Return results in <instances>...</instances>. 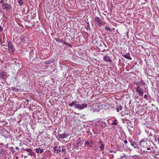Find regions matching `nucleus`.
Listing matches in <instances>:
<instances>
[{
	"label": "nucleus",
	"instance_id": "603ef678",
	"mask_svg": "<svg viewBox=\"0 0 159 159\" xmlns=\"http://www.w3.org/2000/svg\"><path fill=\"white\" fill-rule=\"evenodd\" d=\"M154 140H155V141H157L158 140V139H155Z\"/></svg>",
	"mask_w": 159,
	"mask_h": 159
},
{
	"label": "nucleus",
	"instance_id": "f3484780",
	"mask_svg": "<svg viewBox=\"0 0 159 159\" xmlns=\"http://www.w3.org/2000/svg\"><path fill=\"white\" fill-rule=\"evenodd\" d=\"M36 152L37 153H39V152H40V153H42L43 151V149H41L39 148H36Z\"/></svg>",
	"mask_w": 159,
	"mask_h": 159
},
{
	"label": "nucleus",
	"instance_id": "bb28decb",
	"mask_svg": "<svg viewBox=\"0 0 159 159\" xmlns=\"http://www.w3.org/2000/svg\"><path fill=\"white\" fill-rule=\"evenodd\" d=\"M29 152L31 156H34V152L31 149L30 150V151Z\"/></svg>",
	"mask_w": 159,
	"mask_h": 159
},
{
	"label": "nucleus",
	"instance_id": "5fc2aeb1",
	"mask_svg": "<svg viewBox=\"0 0 159 159\" xmlns=\"http://www.w3.org/2000/svg\"><path fill=\"white\" fill-rule=\"evenodd\" d=\"M26 101H27V102L29 101V99H26Z\"/></svg>",
	"mask_w": 159,
	"mask_h": 159
},
{
	"label": "nucleus",
	"instance_id": "69168bd1",
	"mask_svg": "<svg viewBox=\"0 0 159 159\" xmlns=\"http://www.w3.org/2000/svg\"><path fill=\"white\" fill-rule=\"evenodd\" d=\"M157 102H158V103H159V100L158 101H157Z\"/></svg>",
	"mask_w": 159,
	"mask_h": 159
},
{
	"label": "nucleus",
	"instance_id": "de8ad7c7",
	"mask_svg": "<svg viewBox=\"0 0 159 159\" xmlns=\"http://www.w3.org/2000/svg\"><path fill=\"white\" fill-rule=\"evenodd\" d=\"M2 12V9L0 8V12Z\"/></svg>",
	"mask_w": 159,
	"mask_h": 159
},
{
	"label": "nucleus",
	"instance_id": "680f3d73",
	"mask_svg": "<svg viewBox=\"0 0 159 159\" xmlns=\"http://www.w3.org/2000/svg\"><path fill=\"white\" fill-rule=\"evenodd\" d=\"M65 159H69V158H65Z\"/></svg>",
	"mask_w": 159,
	"mask_h": 159
},
{
	"label": "nucleus",
	"instance_id": "cd10ccee",
	"mask_svg": "<svg viewBox=\"0 0 159 159\" xmlns=\"http://www.w3.org/2000/svg\"><path fill=\"white\" fill-rule=\"evenodd\" d=\"M18 2L20 5H21L23 4V2L22 0H18Z\"/></svg>",
	"mask_w": 159,
	"mask_h": 159
},
{
	"label": "nucleus",
	"instance_id": "4d7b16f0",
	"mask_svg": "<svg viewBox=\"0 0 159 159\" xmlns=\"http://www.w3.org/2000/svg\"><path fill=\"white\" fill-rule=\"evenodd\" d=\"M32 52H33V51H32L30 53V54H31V53H32Z\"/></svg>",
	"mask_w": 159,
	"mask_h": 159
},
{
	"label": "nucleus",
	"instance_id": "c85d7f7f",
	"mask_svg": "<svg viewBox=\"0 0 159 159\" xmlns=\"http://www.w3.org/2000/svg\"><path fill=\"white\" fill-rule=\"evenodd\" d=\"M117 121V120L116 119L115 120H114V122H113L111 123L112 125H116L117 124V122H116V121Z\"/></svg>",
	"mask_w": 159,
	"mask_h": 159
},
{
	"label": "nucleus",
	"instance_id": "58836bf2",
	"mask_svg": "<svg viewBox=\"0 0 159 159\" xmlns=\"http://www.w3.org/2000/svg\"><path fill=\"white\" fill-rule=\"evenodd\" d=\"M124 143H125V144H126V143H127L128 142H127V140H125L124 141Z\"/></svg>",
	"mask_w": 159,
	"mask_h": 159
},
{
	"label": "nucleus",
	"instance_id": "ddd939ff",
	"mask_svg": "<svg viewBox=\"0 0 159 159\" xmlns=\"http://www.w3.org/2000/svg\"><path fill=\"white\" fill-rule=\"evenodd\" d=\"M13 64H15L19 69H20V68L21 67V65L20 63L16 62V61H15Z\"/></svg>",
	"mask_w": 159,
	"mask_h": 159
},
{
	"label": "nucleus",
	"instance_id": "5701e85b",
	"mask_svg": "<svg viewBox=\"0 0 159 159\" xmlns=\"http://www.w3.org/2000/svg\"><path fill=\"white\" fill-rule=\"evenodd\" d=\"M77 103V102L75 101H73L71 103L69 104V106L71 107L74 105V103Z\"/></svg>",
	"mask_w": 159,
	"mask_h": 159
},
{
	"label": "nucleus",
	"instance_id": "393cba45",
	"mask_svg": "<svg viewBox=\"0 0 159 159\" xmlns=\"http://www.w3.org/2000/svg\"><path fill=\"white\" fill-rule=\"evenodd\" d=\"M87 25L86 27V28L87 30H90V25L89 23H87Z\"/></svg>",
	"mask_w": 159,
	"mask_h": 159
},
{
	"label": "nucleus",
	"instance_id": "4c0bfd02",
	"mask_svg": "<svg viewBox=\"0 0 159 159\" xmlns=\"http://www.w3.org/2000/svg\"><path fill=\"white\" fill-rule=\"evenodd\" d=\"M99 143L101 145V144H103V142L101 140H100L99 141Z\"/></svg>",
	"mask_w": 159,
	"mask_h": 159
},
{
	"label": "nucleus",
	"instance_id": "6ab92c4d",
	"mask_svg": "<svg viewBox=\"0 0 159 159\" xmlns=\"http://www.w3.org/2000/svg\"><path fill=\"white\" fill-rule=\"evenodd\" d=\"M104 43H101L99 45L100 47H101L100 49H103L102 51V52H104V51H105L106 50L105 48H102V47L103 46V45H104Z\"/></svg>",
	"mask_w": 159,
	"mask_h": 159
},
{
	"label": "nucleus",
	"instance_id": "0eeeda50",
	"mask_svg": "<svg viewBox=\"0 0 159 159\" xmlns=\"http://www.w3.org/2000/svg\"><path fill=\"white\" fill-rule=\"evenodd\" d=\"M87 104L86 103H82L80 104H78V108L82 110L87 107Z\"/></svg>",
	"mask_w": 159,
	"mask_h": 159
},
{
	"label": "nucleus",
	"instance_id": "ea45409f",
	"mask_svg": "<svg viewBox=\"0 0 159 159\" xmlns=\"http://www.w3.org/2000/svg\"><path fill=\"white\" fill-rule=\"evenodd\" d=\"M85 159H92L90 157H86Z\"/></svg>",
	"mask_w": 159,
	"mask_h": 159
},
{
	"label": "nucleus",
	"instance_id": "f704fd0d",
	"mask_svg": "<svg viewBox=\"0 0 159 159\" xmlns=\"http://www.w3.org/2000/svg\"><path fill=\"white\" fill-rule=\"evenodd\" d=\"M62 43L63 44H64L66 45H68V43H67L66 42H65L63 40V42H62Z\"/></svg>",
	"mask_w": 159,
	"mask_h": 159
},
{
	"label": "nucleus",
	"instance_id": "72a5a7b5",
	"mask_svg": "<svg viewBox=\"0 0 159 159\" xmlns=\"http://www.w3.org/2000/svg\"><path fill=\"white\" fill-rule=\"evenodd\" d=\"M58 148L59 149L57 148V153H59L61 152V150L60 149V147H59Z\"/></svg>",
	"mask_w": 159,
	"mask_h": 159
},
{
	"label": "nucleus",
	"instance_id": "9b49d317",
	"mask_svg": "<svg viewBox=\"0 0 159 159\" xmlns=\"http://www.w3.org/2000/svg\"><path fill=\"white\" fill-rule=\"evenodd\" d=\"M123 56L126 59L129 60H131V57H130V55L129 53H127L125 55H123Z\"/></svg>",
	"mask_w": 159,
	"mask_h": 159
},
{
	"label": "nucleus",
	"instance_id": "423d86ee",
	"mask_svg": "<svg viewBox=\"0 0 159 159\" xmlns=\"http://www.w3.org/2000/svg\"><path fill=\"white\" fill-rule=\"evenodd\" d=\"M103 60L105 61L109 62L110 63H111L112 62V60L107 55L103 57Z\"/></svg>",
	"mask_w": 159,
	"mask_h": 159
},
{
	"label": "nucleus",
	"instance_id": "c756f323",
	"mask_svg": "<svg viewBox=\"0 0 159 159\" xmlns=\"http://www.w3.org/2000/svg\"><path fill=\"white\" fill-rule=\"evenodd\" d=\"M144 98L146 100H148V97L147 95L145 94L144 96Z\"/></svg>",
	"mask_w": 159,
	"mask_h": 159
},
{
	"label": "nucleus",
	"instance_id": "4be33fe9",
	"mask_svg": "<svg viewBox=\"0 0 159 159\" xmlns=\"http://www.w3.org/2000/svg\"><path fill=\"white\" fill-rule=\"evenodd\" d=\"M100 149L101 150H102L104 149V145L103 144H101V146L99 147Z\"/></svg>",
	"mask_w": 159,
	"mask_h": 159
},
{
	"label": "nucleus",
	"instance_id": "7ed1b4c3",
	"mask_svg": "<svg viewBox=\"0 0 159 159\" xmlns=\"http://www.w3.org/2000/svg\"><path fill=\"white\" fill-rule=\"evenodd\" d=\"M136 84L137 85L136 89V91L138 93L139 96H142L143 95V89L140 87L138 85V84L137 83H136Z\"/></svg>",
	"mask_w": 159,
	"mask_h": 159
},
{
	"label": "nucleus",
	"instance_id": "3c124183",
	"mask_svg": "<svg viewBox=\"0 0 159 159\" xmlns=\"http://www.w3.org/2000/svg\"><path fill=\"white\" fill-rule=\"evenodd\" d=\"M69 46H70V47H72V45H70V44H69Z\"/></svg>",
	"mask_w": 159,
	"mask_h": 159
},
{
	"label": "nucleus",
	"instance_id": "49530a36",
	"mask_svg": "<svg viewBox=\"0 0 159 159\" xmlns=\"http://www.w3.org/2000/svg\"><path fill=\"white\" fill-rule=\"evenodd\" d=\"M15 152V151L14 150H12V154H14Z\"/></svg>",
	"mask_w": 159,
	"mask_h": 159
},
{
	"label": "nucleus",
	"instance_id": "a19ab883",
	"mask_svg": "<svg viewBox=\"0 0 159 159\" xmlns=\"http://www.w3.org/2000/svg\"><path fill=\"white\" fill-rule=\"evenodd\" d=\"M3 2H4V1H3V0H1V1H0V3H1L3 4V3H4Z\"/></svg>",
	"mask_w": 159,
	"mask_h": 159
},
{
	"label": "nucleus",
	"instance_id": "a211bd4d",
	"mask_svg": "<svg viewBox=\"0 0 159 159\" xmlns=\"http://www.w3.org/2000/svg\"><path fill=\"white\" fill-rule=\"evenodd\" d=\"M105 30H106L107 31H109L110 32H112V30L110 28L108 27V26H106L105 28Z\"/></svg>",
	"mask_w": 159,
	"mask_h": 159
},
{
	"label": "nucleus",
	"instance_id": "dca6fc26",
	"mask_svg": "<svg viewBox=\"0 0 159 159\" xmlns=\"http://www.w3.org/2000/svg\"><path fill=\"white\" fill-rule=\"evenodd\" d=\"M54 60L46 61L45 62L44 64L45 65L53 63L54 62Z\"/></svg>",
	"mask_w": 159,
	"mask_h": 159
},
{
	"label": "nucleus",
	"instance_id": "c9c22d12",
	"mask_svg": "<svg viewBox=\"0 0 159 159\" xmlns=\"http://www.w3.org/2000/svg\"><path fill=\"white\" fill-rule=\"evenodd\" d=\"M3 29L1 25H0V31L2 32L3 31Z\"/></svg>",
	"mask_w": 159,
	"mask_h": 159
},
{
	"label": "nucleus",
	"instance_id": "37998d69",
	"mask_svg": "<svg viewBox=\"0 0 159 159\" xmlns=\"http://www.w3.org/2000/svg\"><path fill=\"white\" fill-rule=\"evenodd\" d=\"M66 150V149H62V150H61V151H62V152H63L65 151Z\"/></svg>",
	"mask_w": 159,
	"mask_h": 159
},
{
	"label": "nucleus",
	"instance_id": "bf43d9fd",
	"mask_svg": "<svg viewBox=\"0 0 159 159\" xmlns=\"http://www.w3.org/2000/svg\"><path fill=\"white\" fill-rule=\"evenodd\" d=\"M69 44H70L68 43V45H68L69 46Z\"/></svg>",
	"mask_w": 159,
	"mask_h": 159
},
{
	"label": "nucleus",
	"instance_id": "0e129e2a",
	"mask_svg": "<svg viewBox=\"0 0 159 159\" xmlns=\"http://www.w3.org/2000/svg\"><path fill=\"white\" fill-rule=\"evenodd\" d=\"M158 143L159 144V140H158Z\"/></svg>",
	"mask_w": 159,
	"mask_h": 159
},
{
	"label": "nucleus",
	"instance_id": "20e7f679",
	"mask_svg": "<svg viewBox=\"0 0 159 159\" xmlns=\"http://www.w3.org/2000/svg\"><path fill=\"white\" fill-rule=\"evenodd\" d=\"M94 21L95 22L97 23L99 26H102V21L101 19L97 16H95L94 18Z\"/></svg>",
	"mask_w": 159,
	"mask_h": 159
},
{
	"label": "nucleus",
	"instance_id": "473e14b6",
	"mask_svg": "<svg viewBox=\"0 0 159 159\" xmlns=\"http://www.w3.org/2000/svg\"><path fill=\"white\" fill-rule=\"evenodd\" d=\"M76 103H74V106L76 108H78V104H76Z\"/></svg>",
	"mask_w": 159,
	"mask_h": 159
},
{
	"label": "nucleus",
	"instance_id": "412c9836",
	"mask_svg": "<svg viewBox=\"0 0 159 159\" xmlns=\"http://www.w3.org/2000/svg\"><path fill=\"white\" fill-rule=\"evenodd\" d=\"M11 89L12 90L16 92H18L19 91V90L18 89L15 87H11Z\"/></svg>",
	"mask_w": 159,
	"mask_h": 159
},
{
	"label": "nucleus",
	"instance_id": "39448f33",
	"mask_svg": "<svg viewBox=\"0 0 159 159\" xmlns=\"http://www.w3.org/2000/svg\"><path fill=\"white\" fill-rule=\"evenodd\" d=\"M2 7L3 9H7V10H9L11 8L10 5L6 3H3Z\"/></svg>",
	"mask_w": 159,
	"mask_h": 159
},
{
	"label": "nucleus",
	"instance_id": "79ce46f5",
	"mask_svg": "<svg viewBox=\"0 0 159 159\" xmlns=\"http://www.w3.org/2000/svg\"><path fill=\"white\" fill-rule=\"evenodd\" d=\"M110 152H114L115 153H116V152H115L114 151H113V150H110Z\"/></svg>",
	"mask_w": 159,
	"mask_h": 159
},
{
	"label": "nucleus",
	"instance_id": "b1692460",
	"mask_svg": "<svg viewBox=\"0 0 159 159\" xmlns=\"http://www.w3.org/2000/svg\"><path fill=\"white\" fill-rule=\"evenodd\" d=\"M80 144V142H77L75 145V148H78L79 147Z\"/></svg>",
	"mask_w": 159,
	"mask_h": 159
},
{
	"label": "nucleus",
	"instance_id": "a18cd8bd",
	"mask_svg": "<svg viewBox=\"0 0 159 159\" xmlns=\"http://www.w3.org/2000/svg\"><path fill=\"white\" fill-rule=\"evenodd\" d=\"M145 142V141L143 140V139H142L140 141V142L141 143L142 142Z\"/></svg>",
	"mask_w": 159,
	"mask_h": 159
},
{
	"label": "nucleus",
	"instance_id": "f03ea898",
	"mask_svg": "<svg viewBox=\"0 0 159 159\" xmlns=\"http://www.w3.org/2000/svg\"><path fill=\"white\" fill-rule=\"evenodd\" d=\"M7 78H8V75L6 72L3 71H0V79L5 80Z\"/></svg>",
	"mask_w": 159,
	"mask_h": 159
},
{
	"label": "nucleus",
	"instance_id": "4468645a",
	"mask_svg": "<svg viewBox=\"0 0 159 159\" xmlns=\"http://www.w3.org/2000/svg\"><path fill=\"white\" fill-rule=\"evenodd\" d=\"M131 145L132 146H134V148H136L135 145H136V143L135 141H133L132 140H130L129 141Z\"/></svg>",
	"mask_w": 159,
	"mask_h": 159
},
{
	"label": "nucleus",
	"instance_id": "2eb2a0df",
	"mask_svg": "<svg viewBox=\"0 0 159 159\" xmlns=\"http://www.w3.org/2000/svg\"><path fill=\"white\" fill-rule=\"evenodd\" d=\"M148 75L149 76H151L153 74V72L150 69L148 70V72H147Z\"/></svg>",
	"mask_w": 159,
	"mask_h": 159
},
{
	"label": "nucleus",
	"instance_id": "c03bdc74",
	"mask_svg": "<svg viewBox=\"0 0 159 159\" xmlns=\"http://www.w3.org/2000/svg\"><path fill=\"white\" fill-rule=\"evenodd\" d=\"M147 150H151V148H149V147L147 148Z\"/></svg>",
	"mask_w": 159,
	"mask_h": 159
},
{
	"label": "nucleus",
	"instance_id": "338daca9",
	"mask_svg": "<svg viewBox=\"0 0 159 159\" xmlns=\"http://www.w3.org/2000/svg\"><path fill=\"white\" fill-rule=\"evenodd\" d=\"M158 140H159V137L158 138Z\"/></svg>",
	"mask_w": 159,
	"mask_h": 159
},
{
	"label": "nucleus",
	"instance_id": "13d9d810",
	"mask_svg": "<svg viewBox=\"0 0 159 159\" xmlns=\"http://www.w3.org/2000/svg\"><path fill=\"white\" fill-rule=\"evenodd\" d=\"M18 157H16V159H18Z\"/></svg>",
	"mask_w": 159,
	"mask_h": 159
},
{
	"label": "nucleus",
	"instance_id": "a878e982",
	"mask_svg": "<svg viewBox=\"0 0 159 159\" xmlns=\"http://www.w3.org/2000/svg\"><path fill=\"white\" fill-rule=\"evenodd\" d=\"M139 84H142L144 85L145 84V83L143 80H141L139 82Z\"/></svg>",
	"mask_w": 159,
	"mask_h": 159
},
{
	"label": "nucleus",
	"instance_id": "052dcab7",
	"mask_svg": "<svg viewBox=\"0 0 159 159\" xmlns=\"http://www.w3.org/2000/svg\"><path fill=\"white\" fill-rule=\"evenodd\" d=\"M79 139L80 140V141H81V138H79Z\"/></svg>",
	"mask_w": 159,
	"mask_h": 159
},
{
	"label": "nucleus",
	"instance_id": "8fccbe9b",
	"mask_svg": "<svg viewBox=\"0 0 159 159\" xmlns=\"http://www.w3.org/2000/svg\"><path fill=\"white\" fill-rule=\"evenodd\" d=\"M149 136H152V134H151V133H150L149 134Z\"/></svg>",
	"mask_w": 159,
	"mask_h": 159
},
{
	"label": "nucleus",
	"instance_id": "864d4df0",
	"mask_svg": "<svg viewBox=\"0 0 159 159\" xmlns=\"http://www.w3.org/2000/svg\"><path fill=\"white\" fill-rule=\"evenodd\" d=\"M104 45L106 47H107V45L105 44L104 43Z\"/></svg>",
	"mask_w": 159,
	"mask_h": 159
},
{
	"label": "nucleus",
	"instance_id": "f257e3e1",
	"mask_svg": "<svg viewBox=\"0 0 159 159\" xmlns=\"http://www.w3.org/2000/svg\"><path fill=\"white\" fill-rule=\"evenodd\" d=\"M8 46L10 53L11 54L13 53L15 50V48L11 42L10 41L8 42Z\"/></svg>",
	"mask_w": 159,
	"mask_h": 159
},
{
	"label": "nucleus",
	"instance_id": "aec40b11",
	"mask_svg": "<svg viewBox=\"0 0 159 159\" xmlns=\"http://www.w3.org/2000/svg\"><path fill=\"white\" fill-rule=\"evenodd\" d=\"M55 40L58 42H61L62 43L63 42V39H60L59 38H55Z\"/></svg>",
	"mask_w": 159,
	"mask_h": 159
},
{
	"label": "nucleus",
	"instance_id": "2f4dec72",
	"mask_svg": "<svg viewBox=\"0 0 159 159\" xmlns=\"http://www.w3.org/2000/svg\"><path fill=\"white\" fill-rule=\"evenodd\" d=\"M22 149L23 150H24L25 151H27L28 152H29L30 151V150H31L30 149H26V148H23Z\"/></svg>",
	"mask_w": 159,
	"mask_h": 159
},
{
	"label": "nucleus",
	"instance_id": "9d476101",
	"mask_svg": "<svg viewBox=\"0 0 159 159\" xmlns=\"http://www.w3.org/2000/svg\"><path fill=\"white\" fill-rule=\"evenodd\" d=\"M20 40L21 42L25 43V42L27 41V38L23 36H21L20 38Z\"/></svg>",
	"mask_w": 159,
	"mask_h": 159
},
{
	"label": "nucleus",
	"instance_id": "e2e57ef3",
	"mask_svg": "<svg viewBox=\"0 0 159 159\" xmlns=\"http://www.w3.org/2000/svg\"><path fill=\"white\" fill-rule=\"evenodd\" d=\"M129 124H130L131 125V122H129Z\"/></svg>",
	"mask_w": 159,
	"mask_h": 159
},
{
	"label": "nucleus",
	"instance_id": "6e6d98bb",
	"mask_svg": "<svg viewBox=\"0 0 159 159\" xmlns=\"http://www.w3.org/2000/svg\"><path fill=\"white\" fill-rule=\"evenodd\" d=\"M16 148L17 149H19V148H18V147H16Z\"/></svg>",
	"mask_w": 159,
	"mask_h": 159
},
{
	"label": "nucleus",
	"instance_id": "f8f14e48",
	"mask_svg": "<svg viewBox=\"0 0 159 159\" xmlns=\"http://www.w3.org/2000/svg\"><path fill=\"white\" fill-rule=\"evenodd\" d=\"M122 109V107L120 105H119L117 106L116 109L117 111L119 112L120 110H121Z\"/></svg>",
	"mask_w": 159,
	"mask_h": 159
},
{
	"label": "nucleus",
	"instance_id": "e433bc0d",
	"mask_svg": "<svg viewBox=\"0 0 159 159\" xmlns=\"http://www.w3.org/2000/svg\"><path fill=\"white\" fill-rule=\"evenodd\" d=\"M157 101L159 100V95L158 94H157Z\"/></svg>",
	"mask_w": 159,
	"mask_h": 159
},
{
	"label": "nucleus",
	"instance_id": "774afa93",
	"mask_svg": "<svg viewBox=\"0 0 159 159\" xmlns=\"http://www.w3.org/2000/svg\"><path fill=\"white\" fill-rule=\"evenodd\" d=\"M152 152V151H151V152H148V153H150V152Z\"/></svg>",
	"mask_w": 159,
	"mask_h": 159
},
{
	"label": "nucleus",
	"instance_id": "6e6552de",
	"mask_svg": "<svg viewBox=\"0 0 159 159\" xmlns=\"http://www.w3.org/2000/svg\"><path fill=\"white\" fill-rule=\"evenodd\" d=\"M85 146H86L87 145H89V147L91 148L92 145L93 144V142L92 141H86L84 143Z\"/></svg>",
	"mask_w": 159,
	"mask_h": 159
},
{
	"label": "nucleus",
	"instance_id": "1a4fd4ad",
	"mask_svg": "<svg viewBox=\"0 0 159 159\" xmlns=\"http://www.w3.org/2000/svg\"><path fill=\"white\" fill-rule=\"evenodd\" d=\"M58 136L59 138L62 139L66 138L68 135L64 133L62 134H58Z\"/></svg>",
	"mask_w": 159,
	"mask_h": 159
},
{
	"label": "nucleus",
	"instance_id": "7c9ffc66",
	"mask_svg": "<svg viewBox=\"0 0 159 159\" xmlns=\"http://www.w3.org/2000/svg\"><path fill=\"white\" fill-rule=\"evenodd\" d=\"M57 147L55 146L53 147V149L54 150V152H57Z\"/></svg>",
	"mask_w": 159,
	"mask_h": 159
},
{
	"label": "nucleus",
	"instance_id": "09e8293b",
	"mask_svg": "<svg viewBox=\"0 0 159 159\" xmlns=\"http://www.w3.org/2000/svg\"><path fill=\"white\" fill-rule=\"evenodd\" d=\"M116 32H117V33H118V34H119V32L118 31V30H116Z\"/></svg>",
	"mask_w": 159,
	"mask_h": 159
}]
</instances>
